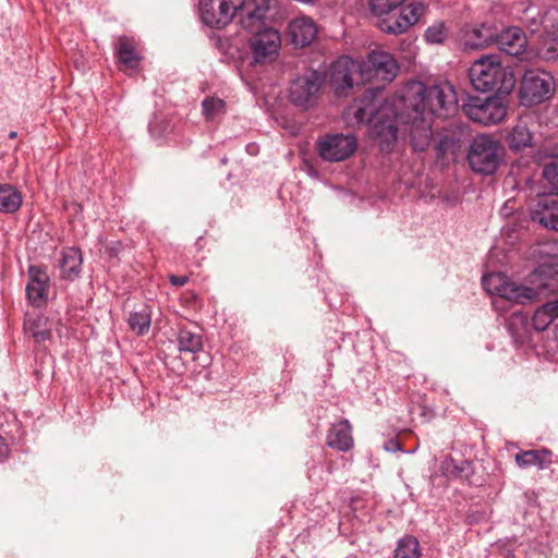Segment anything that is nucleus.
Returning <instances> with one entry per match:
<instances>
[{
	"instance_id": "obj_1",
	"label": "nucleus",
	"mask_w": 558,
	"mask_h": 558,
	"mask_svg": "<svg viewBox=\"0 0 558 558\" xmlns=\"http://www.w3.org/2000/svg\"><path fill=\"white\" fill-rule=\"evenodd\" d=\"M379 88L367 89L345 110L350 124L372 123L369 133L383 153L393 150L400 134H407L415 150H425L430 142L433 118H448L458 109V97L449 83L426 86L408 83L400 94L385 101Z\"/></svg>"
},
{
	"instance_id": "obj_2",
	"label": "nucleus",
	"mask_w": 558,
	"mask_h": 558,
	"mask_svg": "<svg viewBox=\"0 0 558 558\" xmlns=\"http://www.w3.org/2000/svg\"><path fill=\"white\" fill-rule=\"evenodd\" d=\"M554 274L555 267L544 264L531 274L529 286L515 283L501 272L484 276L482 284L487 293L495 295L493 306L497 311H505L507 302L526 304L555 293L558 280Z\"/></svg>"
},
{
	"instance_id": "obj_3",
	"label": "nucleus",
	"mask_w": 558,
	"mask_h": 558,
	"mask_svg": "<svg viewBox=\"0 0 558 558\" xmlns=\"http://www.w3.org/2000/svg\"><path fill=\"white\" fill-rule=\"evenodd\" d=\"M270 0H201L199 10L203 22L210 27H223L234 16L240 17L243 28L253 29L260 17H265Z\"/></svg>"
},
{
	"instance_id": "obj_4",
	"label": "nucleus",
	"mask_w": 558,
	"mask_h": 558,
	"mask_svg": "<svg viewBox=\"0 0 558 558\" xmlns=\"http://www.w3.org/2000/svg\"><path fill=\"white\" fill-rule=\"evenodd\" d=\"M472 86L478 92H497L509 95L515 86V75L510 66H504L498 56L486 54L475 60L469 69Z\"/></svg>"
},
{
	"instance_id": "obj_5",
	"label": "nucleus",
	"mask_w": 558,
	"mask_h": 558,
	"mask_svg": "<svg viewBox=\"0 0 558 558\" xmlns=\"http://www.w3.org/2000/svg\"><path fill=\"white\" fill-rule=\"evenodd\" d=\"M407 0H371V10L378 16V27L381 32L400 35L416 24L425 11L422 3L402 4Z\"/></svg>"
},
{
	"instance_id": "obj_6",
	"label": "nucleus",
	"mask_w": 558,
	"mask_h": 558,
	"mask_svg": "<svg viewBox=\"0 0 558 558\" xmlns=\"http://www.w3.org/2000/svg\"><path fill=\"white\" fill-rule=\"evenodd\" d=\"M502 157L504 148L498 141L488 135L474 137L468 154L471 169L482 174L494 173Z\"/></svg>"
},
{
	"instance_id": "obj_7",
	"label": "nucleus",
	"mask_w": 558,
	"mask_h": 558,
	"mask_svg": "<svg viewBox=\"0 0 558 558\" xmlns=\"http://www.w3.org/2000/svg\"><path fill=\"white\" fill-rule=\"evenodd\" d=\"M264 19L260 17L257 23H255L253 29H247L252 33V36L248 40L252 63L255 64H267L274 62L281 47V36L280 33L272 27L264 26Z\"/></svg>"
},
{
	"instance_id": "obj_8",
	"label": "nucleus",
	"mask_w": 558,
	"mask_h": 558,
	"mask_svg": "<svg viewBox=\"0 0 558 558\" xmlns=\"http://www.w3.org/2000/svg\"><path fill=\"white\" fill-rule=\"evenodd\" d=\"M555 93L553 76L543 70L530 69L523 74L519 97L523 106L531 107L548 100Z\"/></svg>"
},
{
	"instance_id": "obj_9",
	"label": "nucleus",
	"mask_w": 558,
	"mask_h": 558,
	"mask_svg": "<svg viewBox=\"0 0 558 558\" xmlns=\"http://www.w3.org/2000/svg\"><path fill=\"white\" fill-rule=\"evenodd\" d=\"M462 111L472 121L482 125H493L501 122L507 114V105L500 97H469L462 105Z\"/></svg>"
},
{
	"instance_id": "obj_10",
	"label": "nucleus",
	"mask_w": 558,
	"mask_h": 558,
	"mask_svg": "<svg viewBox=\"0 0 558 558\" xmlns=\"http://www.w3.org/2000/svg\"><path fill=\"white\" fill-rule=\"evenodd\" d=\"M364 68L360 61L341 57L330 68V84L339 96H347L348 90L364 81Z\"/></svg>"
},
{
	"instance_id": "obj_11",
	"label": "nucleus",
	"mask_w": 558,
	"mask_h": 558,
	"mask_svg": "<svg viewBox=\"0 0 558 558\" xmlns=\"http://www.w3.org/2000/svg\"><path fill=\"white\" fill-rule=\"evenodd\" d=\"M357 141L352 134H327L317 142L320 157L330 162H339L350 158L356 150Z\"/></svg>"
},
{
	"instance_id": "obj_12",
	"label": "nucleus",
	"mask_w": 558,
	"mask_h": 558,
	"mask_svg": "<svg viewBox=\"0 0 558 558\" xmlns=\"http://www.w3.org/2000/svg\"><path fill=\"white\" fill-rule=\"evenodd\" d=\"M323 84V77L317 71H307L292 81L289 88L290 100L299 107L312 106Z\"/></svg>"
},
{
	"instance_id": "obj_13",
	"label": "nucleus",
	"mask_w": 558,
	"mask_h": 558,
	"mask_svg": "<svg viewBox=\"0 0 558 558\" xmlns=\"http://www.w3.org/2000/svg\"><path fill=\"white\" fill-rule=\"evenodd\" d=\"M364 68V81L372 76L391 82L398 73V65L391 54L384 51H372L367 62H361Z\"/></svg>"
},
{
	"instance_id": "obj_14",
	"label": "nucleus",
	"mask_w": 558,
	"mask_h": 558,
	"mask_svg": "<svg viewBox=\"0 0 558 558\" xmlns=\"http://www.w3.org/2000/svg\"><path fill=\"white\" fill-rule=\"evenodd\" d=\"M496 29L487 24L466 26L461 31L460 41L466 50L485 48L495 43Z\"/></svg>"
},
{
	"instance_id": "obj_15",
	"label": "nucleus",
	"mask_w": 558,
	"mask_h": 558,
	"mask_svg": "<svg viewBox=\"0 0 558 558\" xmlns=\"http://www.w3.org/2000/svg\"><path fill=\"white\" fill-rule=\"evenodd\" d=\"M556 11H547L542 19L544 25L545 35L541 46L537 49L539 58L546 61H553L558 59V26L550 24L553 16Z\"/></svg>"
},
{
	"instance_id": "obj_16",
	"label": "nucleus",
	"mask_w": 558,
	"mask_h": 558,
	"mask_svg": "<svg viewBox=\"0 0 558 558\" xmlns=\"http://www.w3.org/2000/svg\"><path fill=\"white\" fill-rule=\"evenodd\" d=\"M28 276L29 281L26 286L27 299L34 306H40L47 300L49 278L47 274L37 266H29Z\"/></svg>"
},
{
	"instance_id": "obj_17",
	"label": "nucleus",
	"mask_w": 558,
	"mask_h": 558,
	"mask_svg": "<svg viewBox=\"0 0 558 558\" xmlns=\"http://www.w3.org/2000/svg\"><path fill=\"white\" fill-rule=\"evenodd\" d=\"M289 35L293 45L305 47L313 43L317 36V26L307 16L296 17L289 24Z\"/></svg>"
},
{
	"instance_id": "obj_18",
	"label": "nucleus",
	"mask_w": 558,
	"mask_h": 558,
	"mask_svg": "<svg viewBox=\"0 0 558 558\" xmlns=\"http://www.w3.org/2000/svg\"><path fill=\"white\" fill-rule=\"evenodd\" d=\"M495 43L505 53L518 56L526 46V37L520 28L510 27L501 33L496 32Z\"/></svg>"
},
{
	"instance_id": "obj_19",
	"label": "nucleus",
	"mask_w": 558,
	"mask_h": 558,
	"mask_svg": "<svg viewBox=\"0 0 558 558\" xmlns=\"http://www.w3.org/2000/svg\"><path fill=\"white\" fill-rule=\"evenodd\" d=\"M531 217L533 221L544 228L558 231V201L554 198L539 199Z\"/></svg>"
},
{
	"instance_id": "obj_20",
	"label": "nucleus",
	"mask_w": 558,
	"mask_h": 558,
	"mask_svg": "<svg viewBox=\"0 0 558 558\" xmlns=\"http://www.w3.org/2000/svg\"><path fill=\"white\" fill-rule=\"evenodd\" d=\"M327 445L339 451H348L353 446L351 426L347 420L331 426L327 435Z\"/></svg>"
},
{
	"instance_id": "obj_21",
	"label": "nucleus",
	"mask_w": 558,
	"mask_h": 558,
	"mask_svg": "<svg viewBox=\"0 0 558 558\" xmlns=\"http://www.w3.org/2000/svg\"><path fill=\"white\" fill-rule=\"evenodd\" d=\"M507 143L511 150L519 151L533 145V131L526 119H520L508 133Z\"/></svg>"
},
{
	"instance_id": "obj_22",
	"label": "nucleus",
	"mask_w": 558,
	"mask_h": 558,
	"mask_svg": "<svg viewBox=\"0 0 558 558\" xmlns=\"http://www.w3.org/2000/svg\"><path fill=\"white\" fill-rule=\"evenodd\" d=\"M23 204L22 192L12 184H0V213L14 214Z\"/></svg>"
},
{
	"instance_id": "obj_23",
	"label": "nucleus",
	"mask_w": 558,
	"mask_h": 558,
	"mask_svg": "<svg viewBox=\"0 0 558 558\" xmlns=\"http://www.w3.org/2000/svg\"><path fill=\"white\" fill-rule=\"evenodd\" d=\"M82 254L75 247H69L62 251L60 259L61 275L63 278L73 280L81 272Z\"/></svg>"
},
{
	"instance_id": "obj_24",
	"label": "nucleus",
	"mask_w": 558,
	"mask_h": 558,
	"mask_svg": "<svg viewBox=\"0 0 558 558\" xmlns=\"http://www.w3.org/2000/svg\"><path fill=\"white\" fill-rule=\"evenodd\" d=\"M551 451L547 449L526 450L515 454V462L520 468L535 465L545 469L551 464Z\"/></svg>"
},
{
	"instance_id": "obj_25",
	"label": "nucleus",
	"mask_w": 558,
	"mask_h": 558,
	"mask_svg": "<svg viewBox=\"0 0 558 558\" xmlns=\"http://www.w3.org/2000/svg\"><path fill=\"white\" fill-rule=\"evenodd\" d=\"M556 317H558V300L539 307L532 317V325L535 330L543 331Z\"/></svg>"
},
{
	"instance_id": "obj_26",
	"label": "nucleus",
	"mask_w": 558,
	"mask_h": 558,
	"mask_svg": "<svg viewBox=\"0 0 558 558\" xmlns=\"http://www.w3.org/2000/svg\"><path fill=\"white\" fill-rule=\"evenodd\" d=\"M48 319L45 316L37 315L28 317L25 322V331L31 335L37 342H44L50 338V328H48Z\"/></svg>"
},
{
	"instance_id": "obj_27",
	"label": "nucleus",
	"mask_w": 558,
	"mask_h": 558,
	"mask_svg": "<svg viewBox=\"0 0 558 558\" xmlns=\"http://www.w3.org/2000/svg\"><path fill=\"white\" fill-rule=\"evenodd\" d=\"M178 344L181 352L197 353L203 349V337L198 332L182 328L178 333Z\"/></svg>"
},
{
	"instance_id": "obj_28",
	"label": "nucleus",
	"mask_w": 558,
	"mask_h": 558,
	"mask_svg": "<svg viewBox=\"0 0 558 558\" xmlns=\"http://www.w3.org/2000/svg\"><path fill=\"white\" fill-rule=\"evenodd\" d=\"M117 52L120 62L130 70H135L140 62V56L134 49L133 44L125 37L118 41Z\"/></svg>"
},
{
	"instance_id": "obj_29",
	"label": "nucleus",
	"mask_w": 558,
	"mask_h": 558,
	"mask_svg": "<svg viewBox=\"0 0 558 558\" xmlns=\"http://www.w3.org/2000/svg\"><path fill=\"white\" fill-rule=\"evenodd\" d=\"M150 322V312L146 307L137 312H132L128 319L130 328L138 336H143L148 332Z\"/></svg>"
},
{
	"instance_id": "obj_30",
	"label": "nucleus",
	"mask_w": 558,
	"mask_h": 558,
	"mask_svg": "<svg viewBox=\"0 0 558 558\" xmlns=\"http://www.w3.org/2000/svg\"><path fill=\"white\" fill-rule=\"evenodd\" d=\"M420 555L418 541L412 536L401 538L395 550L396 558H418Z\"/></svg>"
},
{
	"instance_id": "obj_31",
	"label": "nucleus",
	"mask_w": 558,
	"mask_h": 558,
	"mask_svg": "<svg viewBox=\"0 0 558 558\" xmlns=\"http://www.w3.org/2000/svg\"><path fill=\"white\" fill-rule=\"evenodd\" d=\"M203 113L207 120H215L221 117L226 111V104L222 99L207 97L202 102Z\"/></svg>"
},
{
	"instance_id": "obj_32",
	"label": "nucleus",
	"mask_w": 558,
	"mask_h": 558,
	"mask_svg": "<svg viewBox=\"0 0 558 558\" xmlns=\"http://www.w3.org/2000/svg\"><path fill=\"white\" fill-rule=\"evenodd\" d=\"M527 324V317L522 313L515 312L509 317L507 322V327L512 337L515 340H520L523 338L525 333Z\"/></svg>"
},
{
	"instance_id": "obj_33",
	"label": "nucleus",
	"mask_w": 558,
	"mask_h": 558,
	"mask_svg": "<svg viewBox=\"0 0 558 558\" xmlns=\"http://www.w3.org/2000/svg\"><path fill=\"white\" fill-rule=\"evenodd\" d=\"M543 178L547 182L550 193L558 194V162H550L544 167Z\"/></svg>"
},
{
	"instance_id": "obj_34",
	"label": "nucleus",
	"mask_w": 558,
	"mask_h": 558,
	"mask_svg": "<svg viewBox=\"0 0 558 558\" xmlns=\"http://www.w3.org/2000/svg\"><path fill=\"white\" fill-rule=\"evenodd\" d=\"M446 38V29L442 23L429 26L425 31V39L430 44H440Z\"/></svg>"
},
{
	"instance_id": "obj_35",
	"label": "nucleus",
	"mask_w": 558,
	"mask_h": 558,
	"mask_svg": "<svg viewBox=\"0 0 558 558\" xmlns=\"http://www.w3.org/2000/svg\"><path fill=\"white\" fill-rule=\"evenodd\" d=\"M385 449L390 452H397L401 450V445L395 439H390L385 444Z\"/></svg>"
},
{
	"instance_id": "obj_36",
	"label": "nucleus",
	"mask_w": 558,
	"mask_h": 558,
	"mask_svg": "<svg viewBox=\"0 0 558 558\" xmlns=\"http://www.w3.org/2000/svg\"><path fill=\"white\" fill-rule=\"evenodd\" d=\"M170 281L173 286L182 287L187 282V277L185 276H171Z\"/></svg>"
},
{
	"instance_id": "obj_37",
	"label": "nucleus",
	"mask_w": 558,
	"mask_h": 558,
	"mask_svg": "<svg viewBox=\"0 0 558 558\" xmlns=\"http://www.w3.org/2000/svg\"><path fill=\"white\" fill-rule=\"evenodd\" d=\"M8 454V446L4 439L0 436V458H4Z\"/></svg>"
},
{
	"instance_id": "obj_38",
	"label": "nucleus",
	"mask_w": 558,
	"mask_h": 558,
	"mask_svg": "<svg viewBox=\"0 0 558 558\" xmlns=\"http://www.w3.org/2000/svg\"><path fill=\"white\" fill-rule=\"evenodd\" d=\"M439 148L441 150H444V151H449L450 150V144H449V142H448V140L446 137L440 141Z\"/></svg>"
},
{
	"instance_id": "obj_39",
	"label": "nucleus",
	"mask_w": 558,
	"mask_h": 558,
	"mask_svg": "<svg viewBox=\"0 0 558 558\" xmlns=\"http://www.w3.org/2000/svg\"><path fill=\"white\" fill-rule=\"evenodd\" d=\"M544 246H545V245H542V244L536 245V246L533 248V253H539V254H541V253H543V251H544V250H543V247H544Z\"/></svg>"
},
{
	"instance_id": "obj_40",
	"label": "nucleus",
	"mask_w": 558,
	"mask_h": 558,
	"mask_svg": "<svg viewBox=\"0 0 558 558\" xmlns=\"http://www.w3.org/2000/svg\"><path fill=\"white\" fill-rule=\"evenodd\" d=\"M16 135H17V134H16V132H14V131L10 132V134H9L10 138H15V137H16Z\"/></svg>"
}]
</instances>
